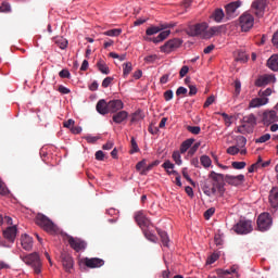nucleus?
Wrapping results in <instances>:
<instances>
[{"label":"nucleus","mask_w":278,"mask_h":278,"mask_svg":"<svg viewBox=\"0 0 278 278\" xmlns=\"http://www.w3.org/2000/svg\"><path fill=\"white\" fill-rule=\"evenodd\" d=\"M135 222L140 227L141 231H143V236L146 239L150 240V242H157V237L151 232L150 228L153 227L150 219L146 217L142 211H138L135 214Z\"/></svg>","instance_id":"nucleus-1"},{"label":"nucleus","mask_w":278,"mask_h":278,"mask_svg":"<svg viewBox=\"0 0 278 278\" xmlns=\"http://www.w3.org/2000/svg\"><path fill=\"white\" fill-rule=\"evenodd\" d=\"M36 225L49 235L56 233V226L43 214L36 215Z\"/></svg>","instance_id":"nucleus-2"},{"label":"nucleus","mask_w":278,"mask_h":278,"mask_svg":"<svg viewBox=\"0 0 278 278\" xmlns=\"http://www.w3.org/2000/svg\"><path fill=\"white\" fill-rule=\"evenodd\" d=\"M24 264L28 265L34 269V274H41V260L39 258V254L34 252L28 255L22 257Z\"/></svg>","instance_id":"nucleus-3"},{"label":"nucleus","mask_w":278,"mask_h":278,"mask_svg":"<svg viewBox=\"0 0 278 278\" xmlns=\"http://www.w3.org/2000/svg\"><path fill=\"white\" fill-rule=\"evenodd\" d=\"M208 178L212 179V186L219 191V195H223L225 192V175L212 170L208 174Z\"/></svg>","instance_id":"nucleus-4"},{"label":"nucleus","mask_w":278,"mask_h":278,"mask_svg":"<svg viewBox=\"0 0 278 278\" xmlns=\"http://www.w3.org/2000/svg\"><path fill=\"white\" fill-rule=\"evenodd\" d=\"M232 230L237 232V235H248L253 230L252 222L247 219H240L233 227Z\"/></svg>","instance_id":"nucleus-5"},{"label":"nucleus","mask_w":278,"mask_h":278,"mask_svg":"<svg viewBox=\"0 0 278 278\" xmlns=\"http://www.w3.org/2000/svg\"><path fill=\"white\" fill-rule=\"evenodd\" d=\"M265 9H267V0H254L252 2V13L257 18H262L265 15Z\"/></svg>","instance_id":"nucleus-6"},{"label":"nucleus","mask_w":278,"mask_h":278,"mask_svg":"<svg viewBox=\"0 0 278 278\" xmlns=\"http://www.w3.org/2000/svg\"><path fill=\"white\" fill-rule=\"evenodd\" d=\"M239 24H240V29L242 31H249L253 27V15L250 14L249 12H245L244 14L240 15L238 18Z\"/></svg>","instance_id":"nucleus-7"},{"label":"nucleus","mask_w":278,"mask_h":278,"mask_svg":"<svg viewBox=\"0 0 278 278\" xmlns=\"http://www.w3.org/2000/svg\"><path fill=\"white\" fill-rule=\"evenodd\" d=\"M206 29H208V24L206 23L194 24L189 26V28L187 29V35L191 37L201 36L202 34H204V31H206Z\"/></svg>","instance_id":"nucleus-8"},{"label":"nucleus","mask_w":278,"mask_h":278,"mask_svg":"<svg viewBox=\"0 0 278 278\" xmlns=\"http://www.w3.org/2000/svg\"><path fill=\"white\" fill-rule=\"evenodd\" d=\"M270 225H273V219L268 213H263L257 217V228L260 231H267L270 228Z\"/></svg>","instance_id":"nucleus-9"},{"label":"nucleus","mask_w":278,"mask_h":278,"mask_svg":"<svg viewBox=\"0 0 278 278\" xmlns=\"http://www.w3.org/2000/svg\"><path fill=\"white\" fill-rule=\"evenodd\" d=\"M277 78L273 74L261 75L255 79V87H265L270 84H275Z\"/></svg>","instance_id":"nucleus-10"},{"label":"nucleus","mask_w":278,"mask_h":278,"mask_svg":"<svg viewBox=\"0 0 278 278\" xmlns=\"http://www.w3.org/2000/svg\"><path fill=\"white\" fill-rule=\"evenodd\" d=\"M181 46V40L178 38L170 39L166 41L163 46H161V52L163 53H170L175 49H178Z\"/></svg>","instance_id":"nucleus-11"},{"label":"nucleus","mask_w":278,"mask_h":278,"mask_svg":"<svg viewBox=\"0 0 278 278\" xmlns=\"http://www.w3.org/2000/svg\"><path fill=\"white\" fill-rule=\"evenodd\" d=\"M67 243L75 252H81L87 248V243L84 240L74 237H70V239H67Z\"/></svg>","instance_id":"nucleus-12"},{"label":"nucleus","mask_w":278,"mask_h":278,"mask_svg":"<svg viewBox=\"0 0 278 278\" xmlns=\"http://www.w3.org/2000/svg\"><path fill=\"white\" fill-rule=\"evenodd\" d=\"M83 264L87 266V268H100L104 266V260L99 258V257H85L83 258Z\"/></svg>","instance_id":"nucleus-13"},{"label":"nucleus","mask_w":278,"mask_h":278,"mask_svg":"<svg viewBox=\"0 0 278 278\" xmlns=\"http://www.w3.org/2000/svg\"><path fill=\"white\" fill-rule=\"evenodd\" d=\"M62 260V267L66 273H72V269L74 268V258L68 253H62L61 254Z\"/></svg>","instance_id":"nucleus-14"},{"label":"nucleus","mask_w":278,"mask_h":278,"mask_svg":"<svg viewBox=\"0 0 278 278\" xmlns=\"http://www.w3.org/2000/svg\"><path fill=\"white\" fill-rule=\"evenodd\" d=\"M233 187H239L244 182V175L240 174L238 176L225 175V181Z\"/></svg>","instance_id":"nucleus-15"},{"label":"nucleus","mask_w":278,"mask_h":278,"mask_svg":"<svg viewBox=\"0 0 278 278\" xmlns=\"http://www.w3.org/2000/svg\"><path fill=\"white\" fill-rule=\"evenodd\" d=\"M278 122V115L276 111H265L263 113V124L270 125Z\"/></svg>","instance_id":"nucleus-16"},{"label":"nucleus","mask_w":278,"mask_h":278,"mask_svg":"<svg viewBox=\"0 0 278 278\" xmlns=\"http://www.w3.org/2000/svg\"><path fill=\"white\" fill-rule=\"evenodd\" d=\"M268 203H270V207L277 210L278 208V188L275 187L270 189L268 193Z\"/></svg>","instance_id":"nucleus-17"},{"label":"nucleus","mask_w":278,"mask_h":278,"mask_svg":"<svg viewBox=\"0 0 278 278\" xmlns=\"http://www.w3.org/2000/svg\"><path fill=\"white\" fill-rule=\"evenodd\" d=\"M97 112L100 115H108V114H112V111L110 110L109 105L106 104L105 100L102 99L100 101H98L97 103Z\"/></svg>","instance_id":"nucleus-18"},{"label":"nucleus","mask_w":278,"mask_h":278,"mask_svg":"<svg viewBox=\"0 0 278 278\" xmlns=\"http://www.w3.org/2000/svg\"><path fill=\"white\" fill-rule=\"evenodd\" d=\"M267 103H268L267 97H260V98L252 99V101H250V108L252 109L262 108L264 105H267Z\"/></svg>","instance_id":"nucleus-19"},{"label":"nucleus","mask_w":278,"mask_h":278,"mask_svg":"<svg viewBox=\"0 0 278 278\" xmlns=\"http://www.w3.org/2000/svg\"><path fill=\"white\" fill-rule=\"evenodd\" d=\"M106 105L109 106L110 111H112V114L123 110V102L121 100H112L106 102Z\"/></svg>","instance_id":"nucleus-20"},{"label":"nucleus","mask_w":278,"mask_h":278,"mask_svg":"<svg viewBox=\"0 0 278 278\" xmlns=\"http://www.w3.org/2000/svg\"><path fill=\"white\" fill-rule=\"evenodd\" d=\"M21 245L23 247L24 251H31L33 247V239L28 235H23L21 237Z\"/></svg>","instance_id":"nucleus-21"},{"label":"nucleus","mask_w":278,"mask_h":278,"mask_svg":"<svg viewBox=\"0 0 278 278\" xmlns=\"http://www.w3.org/2000/svg\"><path fill=\"white\" fill-rule=\"evenodd\" d=\"M240 8V1L230 2L225 7V12L227 13V16L232 17L235 12Z\"/></svg>","instance_id":"nucleus-22"},{"label":"nucleus","mask_w":278,"mask_h":278,"mask_svg":"<svg viewBox=\"0 0 278 278\" xmlns=\"http://www.w3.org/2000/svg\"><path fill=\"white\" fill-rule=\"evenodd\" d=\"M267 67L273 72H278V54H273L268 58Z\"/></svg>","instance_id":"nucleus-23"},{"label":"nucleus","mask_w":278,"mask_h":278,"mask_svg":"<svg viewBox=\"0 0 278 278\" xmlns=\"http://www.w3.org/2000/svg\"><path fill=\"white\" fill-rule=\"evenodd\" d=\"M128 113L127 111H119L112 116V121L115 124H122L123 122L127 121Z\"/></svg>","instance_id":"nucleus-24"},{"label":"nucleus","mask_w":278,"mask_h":278,"mask_svg":"<svg viewBox=\"0 0 278 278\" xmlns=\"http://www.w3.org/2000/svg\"><path fill=\"white\" fill-rule=\"evenodd\" d=\"M3 237L8 239L10 242H13L16 238V227L13 226L5 229V231H3Z\"/></svg>","instance_id":"nucleus-25"},{"label":"nucleus","mask_w":278,"mask_h":278,"mask_svg":"<svg viewBox=\"0 0 278 278\" xmlns=\"http://www.w3.org/2000/svg\"><path fill=\"white\" fill-rule=\"evenodd\" d=\"M52 41L56 47L61 48L62 50H65L68 47V40H66L64 37L56 36L52 38Z\"/></svg>","instance_id":"nucleus-26"},{"label":"nucleus","mask_w":278,"mask_h":278,"mask_svg":"<svg viewBox=\"0 0 278 278\" xmlns=\"http://www.w3.org/2000/svg\"><path fill=\"white\" fill-rule=\"evenodd\" d=\"M168 36H170V30H164V31H161L159 36L154 38H150V41L153 43H160V42H163L164 39L168 38Z\"/></svg>","instance_id":"nucleus-27"},{"label":"nucleus","mask_w":278,"mask_h":278,"mask_svg":"<svg viewBox=\"0 0 278 278\" xmlns=\"http://www.w3.org/2000/svg\"><path fill=\"white\" fill-rule=\"evenodd\" d=\"M194 139H187L186 141L181 142V146L179 147V151L181 154H185L188 152L189 149H191L193 146Z\"/></svg>","instance_id":"nucleus-28"},{"label":"nucleus","mask_w":278,"mask_h":278,"mask_svg":"<svg viewBox=\"0 0 278 278\" xmlns=\"http://www.w3.org/2000/svg\"><path fill=\"white\" fill-rule=\"evenodd\" d=\"M97 68H98V71H100V73H102L104 75H109L110 74V67H108L105 62L102 61V60L97 62Z\"/></svg>","instance_id":"nucleus-29"},{"label":"nucleus","mask_w":278,"mask_h":278,"mask_svg":"<svg viewBox=\"0 0 278 278\" xmlns=\"http://www.w3.org/2000/svg\"><path fill=\"white\" fill-rule=\"evenodd\" d=\"M156 233L161 238V242L163 243V247L168 248V242H169L168 235L163 230H156Z\"/></svg>","instance_id":"nucleus-30"},{"label":"nucleus","mask_w":278,"mask_h":278,"mask_svg":"<svg viewBox=\"0 0 278 278\" xmlns=\"http://www.w3.org/2000/svg\"><path fill=\"white\" fill-rule=\"evenodd\" d=\"M218 31H219V30H218L217 27H212V28L205 30L204 33H202V35H203V38H204V39H210V38H212L213 36H215Z\"/></svg>","instance_id":"nucleus-31"},{"label":"nucleus","mask_w":278,"mask_h":278,"mask_svg":"<svg viewBox=\"0 0 278 278\" xmlns=\"http://www.w3.org/2000/svg\"><path fill=\"white\" fill-rule=\"evenodd\" d=\"M242 123L248 124L250 126H255V123H256L255 116L253 114L245 115L244 117H242Z\"/></svg>","instance_id":"nucleus-32"},{"label":"nucleus","mask_w":278,"mask_h":278,"mask_svg":"<svg viewBox=\"0 0 278 278\" xmlns=\"http://www.w3.org/2000/svg\"><path fill=\"white\" fill-rule=\"evenodd\" d=\"M214 17L215 23H220L222 20H224V11L222 9L215 10L214 14L212 15Z\"/></svg>","instance_id":"nucleus-33"},{"label":"nucleus","mask_w":278,"mask_h":278,"mask_svg":"<svg viewBox=\"0 0 278 278\" xmlns=\"http://www.w3.org/2000/svg\"><path fill=\"white\" fill-rule=\"evenodd\" d=\"M144 117L143 112L138 110L132 114V118L130 119V123H138L142 121Z\"/></svg>","instance_id":"nucleus-34"},{"label":"nucleus","mask_w":278,"mask_h":278,"mask_svg":"<svg viewBox=\"0 0 278 278\" xmlns=\"http://www.w3.org/2000/svg\"><path fill=\"white\" fill-rule=\"evenodd\" d=\"M200 162L204 168H208L212 165V160H210L208 155H202Z\"/></svg>","instance_id":"nucleus-35"},{"label":"nucleus","mask_w":278,"mask_h":278,"mask_svg":"<svg viewBox=\"0 0 278 278\" xmlns=\"http://www.w3.org/2000/svg\"><path fill=\"white\" fill-rule=\"evenodd\" d=\"M163 28L157 27V26H151L150 28H148L146 30V35L148 36H153V35H157L160 31H162Z\"/></svg>","instance_id":"nucleus-36"},{"label":"nucleus","mask_w":278,"mask_h":278,"mask_svg":"<svg viewBox=\"0 0 278 278\" xmlns=\"http://www.w3.org/2000/svg\"><path fill=\"white\" fill-rule=\"evenodd\" d=\"M131 71H132V63L126 62L125 64H123V76L124 77H127Z\"/></svg>","instance_id":"nucleus-37"},{"label":"nucleus","mask_w":278,"mask_h":278,"mask_svg":"<svg viewBox=\"0 0 278 278\" xmlns=\"http://www.w3.org/2000/svg\"><path fill=\"white\" fill-rule=\"evenodd\" d=\"M231 147L244 149V147H247V138L242 137V136H238L237 137V146H231Z\"/></svg>","instance_id":"nucleus-38"},{"label":"nucleus","mask_w":278,"mask_h":278,"mask_svg":"<svg viewBox=\"0 0 278 278\" xmlns=\"http://www.w3.org/2000/svg\"><path fill=\"white\" fill-rule=\"evenodd\" d=\"M181 152L179 151H174L172 153V160L176 163V165L180 166L181 165V156L179 155Z\"/></svg>","instance_id":"nucleus-39"},{"label":"nucleus","mask_w":278,"mask_h":278,"mask_svg":"<svg viewBox=\"0 0 278 278\" xmlns=\"http://www.w3.org/2000/svg\"><path fill=\"white\" fill-rule=\"evenodd\" d=\"M268 140H270V135L265 134V135L261 136L260 138L255 139V143L263 144V143H266Z\"/></svg>","instance_id":"nucleus-40"},{"label":"nucleus","mask_w":278,"mask_h":278,"mask_svg":"<svg viewBox=\"0 0 278 278\" xmlns=\"http://www.w3.org/2000/svg\"><path fill=\"white\" fill-rule=\"evenodd\" d=\"M119 35H121L119 28H114L104 33V36H108V37H117Z\"/></svg>","instance_id":"nucleus-41"},{"label":"nucleus","mask_w":278,"mask_h":278,"mask_svg":"<svg viewBox=\"0 0 278 278\" xmlns=\"http://www.w3.org/2000/svg\"><path fill=\"white\" fill-rule=\"evenodd\" d=\"M231 166H232V168H235L237 170H240V169H243V168L247 167V163L245 162H237V161H235V162L231 163Z\"/></svg>","instance_id":"nucleus-42"},{"label":"nucleus","mask_w":278,"mask_h":278,"mask_svg":"<svg viewBox=\"0 0 278 278\" xmlns=\"http://www.w3.org/2000/svg\"><path fill=\"white\" fill-rule=\"evenodd\" d=\"M187 131L193 134L194 136H198L201 134V127L199 126H187Z\"/></svg>","instance_id":"nucleus-43"},{"label":"nucleus","mask_w":278,"mask_h":278,"mask_svg":"<svg viewBox=\"0 0 278 278\" xmlns=\"http://www.w3.org/2000/svg\"><path fill=\"white\" fill-rule=\"evenodd\" d=\"M240 149H244V148H240V147H229V148H227V154H229V155H238Z\"/></svg>","instance_id":"nucleus-44"},{"label":"nucleus","mask_w":278,"mask_h":278,"mask_svg":"<svg viewBox=\"0 0 278 278\" xmlns=\"http://www.w3.org/2000/svg\"><path fill=\"white\" fill-rule=\"evenodd\" d=\"M157 60H159L157 54H150V55L143 58V61L148 64H153Z\"/></svg>","instance_id":"nucleus-45"},{"label":"nucleus","mask_w":278,"mask_h":278,"mask_svg":"<svg viewBox=\"0 0 278 278\" xmlns=\"http://www.w3.org/2000/svg\"><path fill=\"white\" fill-rule=\"evenodd\" d=\"M83 139L87 140V142L89 144H94L99 141L100 137H92L90 135H87V136L83 137Z\"/></svg>","instance_id":"nucleus-46"},{"label":"nucleus","mask_w":278,"mask_h":278,"mask_svg":"<svg viewBox=\"0 0 278 278\" xmlns=\"http://www.w3.org/2000/svg\"><path fill=\"white\" fill-rule=\"evenodd\" d=\"M11 12V7L10 3L3 2L0 5V13H10Z\"/></svg>","instance_id":"nucleus-47"},{"label":"nucleus","mask_w":278,"mask_h":278,"mask_svg":"<svg viewBox=\"0 0 278 278\" xmlns=\"http://www.w3.org/2000/svg\"><path fill=\"white\" fill-rule=\"evenodd\" d=\"M173 97H174L173 90H166V91H164V93H163L164 101H166V102L172 101V100H173Z\"/></svg>","instance_id":"nucleus-48"},{"label":"nucleus","mask_w":278,"mask_h":278,"mask_svg":"<svg viewBox=\"0 0 278 278\" xmlns=\"http://www.w3.org/2000/svg\"><path fill=\"white\" fill-rule=\"evenodd\" d=\"M130 144L132 147V149L130 150V154H135V153H138V151H140V149L138 148V144L136 143L135 138L130 139Z\"/></svg>","instance_id":"nucleus-49"},{"label":"nucleus","mask_w":278,"mask_h":278,"mask_svg":"<svg viewBox=\"0 0 278 278\" xmlns=\"http://www.w3.org/2000/svg\"><path fill=\"white\" fill-rule=\"evenodd\" d=\"M273 93V90L270 88H267L265 90H260L258 96L260 98H267Z\"/></svg>","instance_id":"nucleus-50"},{"label":"nucleus","mask_w":278,"mask_h":278,"mask_svg":"<svg viewBox=\"0 0 278 278\" xmlns=\"http://www.w3.org/2000/svg\"><path fill=\"white\" fill-rule=\"evenodd\" d=\"M113 78L108 76L104 78V80H102V88L106 89L108 87H110V85H112Z\"/></svg>","instance_id":"nucleus-51"},{"label":"nucleus","mask_w":278,"mask_h":278,"mask_svg":"<svg viewBox=\"0 0 278 278\" xmlns=\"http://www.w3.org/2000/svg\"><path fill=\"white\" fill-rule=\"evenodd\" d=\"M10 269H11L10 263H8L5 261H0V271L10 270Z\"/></svg>","instance_id":"nucleus-52"},{"label":"nucleus","mask_w":278,"mask_h":278,"mask_svg":"<svg viewBox=\"0 0 278 278\" xmlns=\"http://www.w3.org/2000/svg\"><path fill=\"white\" fill-rule=\"evenodd\" d=\"M189 67L187 65L181 66V70H179V78L186 77L188 75Z\"/></svg>","instance_id":"nucleus-53"},{"label":"nucleus","mask_w":278,"mask_h":278,"mask_svg":"<svg viewBox=\"0 0 278 278\" xmlns=\"http://www.w3.org/2000/svg\"><path fill=\"white\" fill-rule=\"evenodd\" d=\"M218 258H219V254H217V253L211 254L210 257H208L207 264H208V265H212V264H214Z\"/></svg>","instance_id":"nucleus-54"},{"label":"nucleus","mask_w":278,"mask_h":278,"mask_svg":"<svg viewBox=\"0 0 278 278\" xmlns=\"http://www.w3.org/2000/svg\"><path fill=\"white\" fill-rule=\"evenodd\" d=\"M201 147V142H197L193 144V147L189 148V155H193L197 150H199V148Z\"/></svg>","instance_id":"nucleus-55"},{"label":"nucleus","mask_w":278,"mask_h":278,"mask_svg":"<svg viewBox=\"0 0 278 278\" xmlns=\"http://www.w3.org/2000/svg\"><path fill=\"white\" fill-rule=\"evenodd\" d=\"M163 168L164 170H173L174 164L170 161H164Z\"/></svg>","instance_id":"nucleus-56"},{"label":"nucleus","mask_w":278,"mask_h":278,"mask_svg":"<svg viewBox=\"0 0 278 278\" xmlns=\"http://www.w3.org/2000/svg\"><path fill=\"white\" fill-rule=\"evenodd\" d=\"M216 212L215 208H208L206 210V212H204V218H206V220L210 219V217L214 216V213Z\"/></svg>","instance_id":"nucleus-57"},{"label":"nucleus","mask_w":278,"mask_h":278,"mask_svg":"<svg viewBox=\"0 0 278 278\" xmlns=\"http://www.w3.org/2000/svg\"><path fill=\"white\" fill-rule=\"evenodd\" d=\"M147 166L146 160H141L136 164V170L142 172V169Z\"/></svg>","instance_id":"nucleus-58"},{"label":"nucleus","mask_w":278,"mask_h":278,"mask_svg":"<svg viewBox=\"0 0 278 278\" xmlns=\"http://www.w3.org/2000/svg\"><path fill=\"white\" fill-rule=\"evenodd\" d=\"M153 167H155V165H146V167H143V169H141L140 175L141 176L148 175V172H150Z\"/></svg>","instance_id":"nucleus-59"},{"label":"nucleus","mask_w":278,"mask_h":278,"mask_svg":"<svg viewBox=\"0 0 278 278\" xmlns=\"http://www.w3.org/2000/svg\"><path fill=\"white\" fill-rule=\"evenodd\" d=\"M215 100H216V98L214 96H210L208 99H206V102H204V109H206L210 105H212Z\"/></svg>","instance_id":"nucleus-60"},{"label":"nucleus","mask_w":278,"mask_h":278,"mask_svg":"<svg viewBox=\"0 0 278 278\" xmlns=\"http://www.w3.org/2000/svg\"><path fill=\"white\" fill-rule=\"evenodd\" d=\"M237 132H238V134H242V135L247 134V132H248L247 125L243 124V125L238 126Z\"/></svg>","instance_id":"nucleus-61"},{"label":"nucleus","mask_w":278,"mask_h":278,"mask_svg":"<svg viewBox=\"0 0 278 278\" xmlns=\"http://www.w3.org/2000/svg\"><path fill=\"white\" fill-rule=\"evenodd\" d=\"M188 94V89L185 87H178V90H176V96H184Z\"/></svg>","instance_id":"nucleus-62"},{"label":"nucleus","mask_w":278,"mask_h":278,"mask_svg":"<svg viewBox=\"0 0 278 278\" xmlns=\"http://www.w3.org/2000/svg\"><path fill=\"white\" fill-rule=\"evenodd\" d=\"M59 76H61V78L70 79V72H68V70H62L61 72H59Z\"/></svg>","instance_id":"nucleus-63"},{"label":"nucleus","mask_w":278,"mask_h":278,"mask_svg":"<svg viewBox=\"0 0 278 278\" xmlns=\"http://www.w3.org/2000/svg\"><path fill=\"white\" fill-rule=\"evenodd\" d=\"M273 45L278 49V30L273 35Z\"/></svg>","instance_id":"nucleus-64"}]
</instances>
